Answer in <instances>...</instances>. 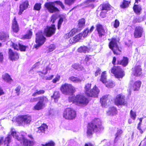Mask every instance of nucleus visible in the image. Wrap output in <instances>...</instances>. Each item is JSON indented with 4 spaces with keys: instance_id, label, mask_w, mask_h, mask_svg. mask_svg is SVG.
<instances>
[{
    "instance_id": "1",
    "label": "nucleus",
    "mask_w": 146,
    "mask_h": 146,
    "mask_svg": "<svg viewBox=\"0 0 146 146\" xmlns=\"http://www.w3.org/2000/svg\"><path fill=\"white\" fill-rule=\"evenodd\" d=\"M68 101L70 102L78 105H86L88 103V100L82 93L70 97L68 98Z\"/></svg>"
},
{
    "instance_id": "2",
    "label": "nucleus",
    "mask_w": 146,
    "mask_h": 146,
    "mask_svg": "<svg viewBox=\"0 0 146 146\" xmlns=\"http://www.w3.org/2000/svg\"><path fill=\"white\" fill-rule=\"evenodd\" d=\"M103 129L101 120L98 118L95 119L91 123L89 124L87 131V135L88 136H90L94 131L98 132Z\"/></svg>"
},
{
    "instance_id": "3",
    "label": "nucleus",
    "mask_w": 146,
    "mask_h": 146,
    "mask_svg": "<svg viewBox=\"0 0 146 146\" xmlns=\"http://www.w3.org/2000/svg\"><path fill=\"white\" fill-rule=\"evenodd\" d=\"M11 135L15 139L20 141L21 143H23L24 146H33L35 144V142L33 141H30L26 139L23 136L21 139L19 138V133L16 132L14 129H11Z\"/></svg>"
},
{
    "instance_id": "4",
    "label": "nucleus",
    "mask_w": 146,
    "mask_h": 146,
    "mask_svg": "<svg viewBox=\"0 0 146 146\" xmlns=\"http://www.w3.org/2000/svg\"><path fill=\"white\" fill-rule=\"evenodd\" d=\"M91 83H87L85 85L84 88L85 93L88 96L97 97L99 93V90L96 86L91 90Z\"/></svg>"
},
{
    "instance_id": "5",
    "label": "nucleus",
    "mask_w": 146,
    "mask_h": 146,
    "mask_svg": "<svg viewBox=\"0 0 146 146\" xmlns=\"http://www.w3.org/2000/svg\"><path fill=\"white\" fill-rule=\"evenodd\" d=\"M56 4L60 6L63 9H64V6L62 2L60 1L46 3L45 4V6L49 12L53 13L58 11V9L55 7Z\"/></svg>"
},
{
    "instance_id": "6",
    "label": "nucleus",
    "mask_w": 146,
    "mask_h": 146,
    "mask_svg": "<svg viewBox=\"0 0 146 146\" xmlns=\"http://www.w3.org/2000/svg\"><path fill=\"white\" fill-rule=\"evenodd\" d=\"M37 99L38 102L33 108L35 110H40L45 107L48 100L45 97H38Z\"/></svg>"
},
{
    "instance_id": "7",
    "label": "nucleus",
    "mask_w": 146,
    "mask_h": 146,
    "mask_svg": "<svg viewBox=\"0 0 146 146\" xmlns=\"http://www.w3.org/2000/svg\"><path fill=\"white\" fill-rule=\"evenodd\" d=\"M60 90L65 95H70L75 91V88L71 84L65 83L62 85Z\"/></svg>"
},
{
    "instance_id": "8",
    "label": "nucleus",
    "mask_w": 146,
    "mask_h": 146,
    "mask_svg": "<svg viewBox=\"0 0 146 146\" xmlns=\"http://www.w3.org/2000/svg\"><path fill=\"white\" fill-rule=\"evenodd\" d=\"M46 38L43 36L41 32H38L36 34V44L34 45L35 48L38 49L41 45H42L45 42Z\"/></svg>"
},
{
    "instance_id": "9",
    "label": "nucleus",
    "mask_w": 146,
    "mask_h": 146,
    "mask_svg": "<svg viewBox=\"0 0 146 146\" xmlns=\"http://www.w3.org/2000/svg\"><path fill=\"white\" fill-rule=\"evenodd\" d=\"M76 116V111L73 109L67 108L64 111L63 117L67 119H72L74 118Z\"/></svg>"
},
{
    "instance_id": "10",
    "label": "nucleus",
    "mask_w": 146,
    "mask_h": 146,
    "mask_svg": "<svg viewBox=\"0 0 146 146\" xmlns=\"http://www.w3.org/2000/svg\"><path fill=\"white\" fill-rule=\"evenodd\" d=\"M109 47L113 51L114 54L118 55L120 54L121 51L117 44V42L116 39L112 38L109 44Z\"/></svg>"
},
{
    "instance_id": "11",
    "label": "nucleus",
    "mask_w": 146,
    "mask_h": 146,
    "mask_svg": "<svg viewBox=\"0 0 146 146\" xmlns=\"http://www.w3.org/2000/svg\"><path fill=\"white\" fill-rule=\"evenodd\" d=\"M115 104L118 106H127V102L125 99V96L122 94L117 95L114 100Z\"/></svg>"
},
{
    "instance_id": "12",
    "label": "nucleus",
    "mask_w": 146,
    "mask_h": 146,
    "mask_svg": "<svg viewBox=\"0 0 146 146\" xmlns=\"http://www.w3.org/2000/svg\"><path fill=\"white\" fill-rule=\"evenodd\" d=\"M31 121V117L28 115L19 116L18 117L16 120L17 122L20 124H29Z\"/></svg>"
},
{
    "instance_id": "13",
    "label": "nucleus",
    "mask_w": 146,
    "mask_h": 146,
    "mask_svg": "<svg viewBox=\"0 0 146 146\" xmlns=\"http://www.w3.org/2000/svg\"><path fill=\"white\" fill-rule=\"evenodd\" d=\"M106 78V71L102 73L100 81L108 88H111L115 86L114 84L111 81H107Z\"/></svg>"
},
{
    "instance_id": "14",
    "label": "nucleus",
    "mask_w": 146,
    "mask_h": 146,
    "mask_svg": "<svg viewBox=\"0 0 146 146\" xmlns=\"http://www.w3.org/2000/svg\"><path fill=\"white\" fill-rule=\"evenodd\" d=\"M111 72L117 78H122L124 75L123 70L119 67H113L111 70Z\"/></svg>"
},
{
    "instance_id": "15",
    "label": "nucleus",
    "mask_w": 146,
    "mask_h": 146,
    "mask_svg": "<svg viewBox=\"0 0 146 146\" xmlns=\"http://www.w3.org/2000/svg\"><path fill=\"white\" fill-rule=\"evenodd\" d=\"M56 29L54 25L50 27L47 26L44 29V34L46 36L50 37L55 33Z\"/></svg>"
},
{
    "instance_id": "16",
    "label": "nucleus",
    "mask_w": 146,
    "mask_h": 146,
    "mask_svg": "<svg viewBox=\"0 0 146 146\" xmlns=\"http://www.w3.org/2000/svg\"><path fill=\"white\" fill-rule=\"evenodd\" d=\"M141 84V82L139 80L134 82L132 80L130 82L129 87L134 91H138L139 89Z\"/></svg>"
},
{
    "instance_id": "17",
    "label": "nucleus",
    "mask_w": 146,
    "mask_h": 146,
    "mask_svg": "<svg viewBox=\"0 0 146 146\" xmlns=\"http://www.w3.org/2000/svg\"><path fill=\"white\" fill-rule=\"evenodd\" d=\"M143 32V28L139 26L136 27L134 32V36L135 38L141 37Z\"/></svg>"
},
{
    "instance_id": "18",
    "label": "nucleus",
    "mask_w": 146,
    "mask_h": 146,
    "mask_svg": "<svg viewBox=\"0 0 146 146\" xmlns=\"http://www.w3.org/2000/svg\"><path fill=\"white\" fill-rule=\"evenodd\" d=\"M142 71L141 66L136 64L133 69V74L136 76H140L142 74Z\"/></svg>"
},
{
    "instance_id": "19",
    "label": "nucleus",
    "mask_w": 146,
    "mask_h": 146,
    "mask_svg": "<svg viewBox=\"0 0 146 146\" xmlns=\"http://www.w3.org/2000/svg\"><path fill=\"white\" fill-rule=\"evenodd\" d=\"M82 34L80 33L76 35L73 38H70L69 40V42L70 44H73L76 43L82 39Z\"/></svg>"
},
{
    "instance_id": "20",
    "label": "nucleus",
    "mask_w": 146,
    "mask_h": 146,
    "mask_svg": "<svg viewBox=\"0 0 146 146\" xmlns=\"http://www.w3.org/2000/svg\"><path fill=\"white\" fill-rule=\"evenodd\" d=\"M29 5V2L28 1H25L20 5L19 11L18 13L19 15H21L23 11L26 9Z\"/></svg>"
},
{
    "instance_id": "21",
    "label": "nucleus",
    "mask_w": 146,
    "mask_h": 146,
    "mask_svg": "<svg viewBox=\"0 0 146 146\" xmlns=\"http://www.w3.org/2000/svg\"><path fill=\"white\" fill-rule=\"evenodd\" d=\"M111 98V96L110 95H106L103 96L100 99V102L102 106H106L108 103L109 102Z\"/></svg>"
},
{
    "instance_id": "22",
    "label": "nucleus",
    "mask_w": 146,
    "mask_h": 146,
    "mask_svg": "<svg viewBox=\"0 0 146 146\" xmlns=\"http://www.w3.org/2000/svg\"><path fill=\"white\" fill-rule=\"evenodd\" d=\"M11 46H13L14 48L16 50H18L19 49L21 51H25V50L26 46L22 45L19 43L18 44H14L12 42H10Z\"/></svg>"
},
{
    "instance_id": "23",
    "label": "nucleus",
    "mask_w": 146,
    "mask_h": 146,
    "mask_svg": "<svg viewBox=\"0 0 146 146\" xmlns=\"http://www.w3.org/2000/svg\"><path fill=\"white\" fill-rule=\"evenodd\" d=\"M110 7L111 6L108 3L103 5L102 10L100 14V16L104 18L106 16V11L110 10L111 9Z\"/></svg>"
},
{
    "instance_id": "24",
    "label": "nucleus",
    "mask_w": 146,
    "mask_h": 146,
    "mask_svg": "<svg viewBox=\"0 0 146 146\" xmlns=\"http://www.w3.org/2000/svg\"><path fill=\"white\" fill-rule=\"evenodd\" d=\"M96 30L97 31L100 37H102V36H104L105 34V31L101 25L100 24L97 25L96 26Z\"/></svg>"
},
{
    "instance_id": "25",
    "label": "nucleus",
    "mask_w": 146,
    "mask_h": 146,
    "mask_svg": "<svg viewBox=\"0 0 146 146\" xmlns=\"http://www.w3.org/2000/svg\"><path fill=\"white\" fill-rule=\"evenodd\" d=\"M9 58L12 60H16L19 58V55L16 52H13L11 49L9 50Z\"/></svg>"
},
{
    "instance_id": "26",
    "label": "nucleus",
    "mask_w": 146,
    "mask_h": 146,
    "mask_svg": "<svg viewBox=\"0 0 146 146\" xmlns=\"http://www.w3.org/2000/svg\"><path fill=\"white\" fill-rule=\"evenodd\" d=\"M68 80L74 83H80L84 80V78L82 77H77L73 76L70 77Z\"/></svg>"
},
{
    "instance_id": "27",
    "label": "nucleus",
    "mask_w": 146,
    "mask_h": 146,
    "mask_svg": "<svg viewBox=\"0 0 146 146\" xmlns=\"http://www.w3.org/2000/svg\"><path fill=\"white\" fill-rule=\"evenodd\" d=\"M12 28L13 31L16 33L18 32L19 30V25L15 17L13 21Z\"/></svg>"
},
{
    "instance_id": "28",
    "label": "nucleus",
    "mask_w": 146,
    "mask_h": 146,
    "mask_svg": "<svg viewBox=\"0 0 146 146\" xmlns=\"http://www.w3.org/2000/svg\"><path fill=\"white\" fill-rule=\"evenodd\" d=\"M48 128L47 125L44 124H43L38 128L37 132L40 134L43 133H44L45 131Z\"/></svg>"
},
{
    "instance_id": "29",
    "label": "nucleus",
    "mask_w": 146,
    "mask_h": 146,
    "mask_svg": "<svg viewBox=\"0 0 146 146\" xmlns=\"http://www.w3.org/2000/svg\"><path fill=\"white\" fill-rule=\"evenodd\" d=\"M117 113V110L116 108L111 107L109 108L107 112V114L108 115L113 116L116 115Z\"/></svg>"
},
{
    "instance_id": "30",
    "label": "nucleus",
    "mask_w": 146,
    "mask_h": 146,
    "mask_svg": "<svg viewBox=\"0 0 146 146\" xmlns=\"http://www.w3.org/2000/svg\"><path fill=\"white\" fill-rule=\"evenodd\" d=\"M85 20L84 19H82L79 21L78 25V30L80 31L84 28L85 25Z\"/></svg>"
},
{
    "instance_id": "31",
    "label": "nucleus",
    "mask_w": 146,
    "mask_h": 146,
    "mask_svg": "<svg viewBox=\"0 0 146 146\" xmlns=\"http://www.w3.org/2000/svg\"><path fill=\"white\" fill-rule=\"evenodd\" d=\"M137 3H135L133 7V9L135 12L137 14H139L140 13L141 9V7L137 5Z\"/></svg>"
},
{
    "instance_id": "32",
    "label": "nucleus",
    "mask_w": 146,
    "mask_h": 146,
    "mask_svg": "<svg viewBox=\"0 0 146 146\" xmlns=\"http://www.w3.org/2000/svg\"><path fill=\"white\" fill-rule=\"evenodd\" d=\"M128 63V59L127 58L124 57L123 59L120 61H118L117 64L122 65L123 66H126Z\"/></svg>"
},
{
    "instance_id": "33",
    "label": "nucleus",
    "mask_w": 146,
    "mask_h": 146,
    "mask_svg": "<svg viewBox=\"0 0 146 146\" xmlns=\"http://www.w3.org/2000/svg\"><path fill=\"white\" fill-rule=\"evenodd\" d=\"M76 32V30L75 29H72L69 32L65 34L64 37L65 38H69L71 36L74 35Z\"/></svg>"
},
{
    "instance_id": "34",
    "label": "nucleus",
    "mask_w": 146,
    "mask_h": 146,
    "mask_svg": "<svg viewBox=\"0 0 146 146\" xmlns=\"http://www.w3.org/2000/svg\"><path fill=\"white\" fill-rule=\"evenodd\" d=\"M123 133V131L122 130L120 129H118L115 134V142H116L118 140L120 139L122 134Z\"/></svg>"
},
{
    "instance_id": "35",
    "label": "nucleus",
    "mask_w": 146,
    "mask_h": 146,
    "mask_svg": "<svg viewBox=\"0 0 146 146\" xmlns=\"http://www.w3.org/2000/svg\"><path fill=\"white\" fill-rule=\"evenodd\" d=\"M9 37V35L7 33L3 32H0V40H5Z\"/></svg>"
},
{
    "instance_id": "36",
    "label": "nucleus",
    "mask_w": 146,
    "mask_h": 146,
    "mask_svg": "<svg viewBox=\"0 0 146 146\" xmlns=\"http://www.w3.org/2000/svg\"><path fill=\"white\" fill-rule=\"evenodd\" d=\"M89 49L86 46H81L78 49V51L80 52L86 53L89 52Z\"/></svg>"
},
{
    "instance_id": "37",
    "label": "nucleus",
    "mask_w": 146,
    "mask_h": 146,
    "mask_svg": "<svg viewBox=\"0 0 146 146\" xmlns=\"http://www.w3.org/2000/svg\"><path fill=\"white\" fill-rule=\"evenodd\" d=\"M51 97L54 99L55 102H57L60 97L59 92L57 91L55 92L53 95L51 96Z\"/></svg>"
},
{
    "instance_id": "38",
    "label": "nucleus",
    "mask_w": 146,
    "mask_h": 146,
    "mask_svg": "<svg viewBox=\"0 0 146 146\" xmlns=\"http://www.w3.org/2000/svg\"><path fill=\"white\" fill-rule=\"evenodd\" d=\"M11 136L10 135H9L8 136L5 138V141H4L5 146H8V144L11 141Z\"/></svg>"
},
{
    "instance_id": "39",
    "label": "nucleus",
    "mask_w": 146,
    "mask_h": 146,
    "mask_svg": "<svg viewBox=\"0 0 146 146\" xmlns=\"http://www.w3.org/2000/svg\"><path fill=\"white\" fill-rule=\"evenodd\" d=\"M3 78L4 81L7 82H11L12 80L9 75L7 74L3 76Z\"/></svg>"
},
{
    "instance_id": "40",
    "label": "nucleus",
    "mask_w": 146,
    "mask_h": 146,
    "mask_svg": "<svg viewBox=\"0 0 146 146\" xmlns=\"http://www.w3.org/2000/svg\"><path fill=\"white\" fill-rule=\"evenodd\" d=\"M50 70V68L48 66H47L42 71H39L37 72L39 73L40 76H42V74L45 75L47 73L48 71Z\"/></svg>"
},
{
    "instance_id": "41",
    "label": "nucleus",
    "mask_w": 146,
    "mask_h": 146,
    "mask_svg": "<svg viewBox=\"0 0 146 146\" xmlns=\"http://www.w3.org/2000/svg\"><path fill=\"white\" fill-rule=\"evenodd\" d=\"M129 3L130 2L124 0L121 4L120 5V7L122 8H125L127 7Z\"/></svg>"
},
{
    "instance_id": "42",
    "label": "nucleus",
    "mask_w": 146,
    "mask_h": 146,
    "mask_svg": "<svg viewBox=\"0 0 146 146\" xmlns=\"http://www.w3.org/2000/svg\"><path fill=\"white\" fill-rule=\"evenodd\" d=\"M72 67L78 70H82L84 69L82 66H80L78 64H75L72 65Z\"/></svg>"
},
{
    "instance_id": "43",
    "label": "nucleus",
    "mask_w": 146,
    "mask_h": 146,
    "mask_svg": "<svg viewBox=\"0 0 146 146\" xmlns=\"http://www.w3.org/2000/svg\"><path fill=\"white\" fill-rule=\"evenodd\" d=\"M120 23L117 19H115V21L112 23V25L115 28H117L119 25Z\"/></svg>"
},
{
    "instance_id": "44",
    "label": "nucleus",
    "mask_w": 146,
    "mask_h": 146,
    "mask_svg": "<svg viewBox=\"0 0 146 146\" xmlns=\"http://www.w3.org/2000/svg\"><path fill=\"white\" fill-rule=\"evenodd\" d=\"M41 145L42 146H54L55 143L53 141H50L45 144H42Z\"/></svg>"
},
{
    "instance_id": "45",
    "label": "nucleus",
    "mask_w": 146,
    "mask_h": 146,
    "mask_svg": "<svg viewBox=\"0 0 146 146\" xmlns=\"http://www.w3.org/2000/svg\"><path fill=\"white\" fill-rule=\"evenodd\" d=\"M130 117L133 120H135L137 115L136 112L131 110L130 113Z\"/></svg>"
},
{
    "instance_id": "46",
    "label": "nucleus",
    "mask_w": 146,
    "mask_h": 146,
    "mask_svg": "<svg viewBox=\"0 0 146 146\" xmlns=\"http://www.w3.org/2000/svg\"><path fill=\"white\" fill-rule=\"evenodd\" d=\"M32 35V32L30 30L29 32L23 37V39H29L31 38Z\"/></svg>"
},
{
    "instance_id": "47",
    "label": "nucleus",
    "mask_w": 146,
    "mask_h": 146,
    "mask_svg": "<svg viewBox=\"0 0 146 146\" xmlns=\"http://www.w3.org/2000/svg\"><path fill=\"white\" fill-rule=\"evenodd\" d=\"M95 1V0H88L84 3V5L85 7L90 6L92 5V3Z\"/></svg>"
},
{
    "instance_id": "48",
    "label": "nucleus",
    "mask_w": 146,
    "mask_h": 146,
    "mask_svg": "<svg viewBox=\"0 0 146 146\" xmlns=\"http://www.w3.org/2000/svg\"><path fill=\"white\" fill-rule=\"evenodd\" d=\"M142 122H139L138 125V126L137 127V128L139 130V132L141 133L142 134L143 133V132L145 131L146 128L145 127V128H143V129H142L141 127V124Z\"/></svg>"
},
{
    "instance_id": "49",
    "label": "nucleus",
    "mask_w": 146,
    "mask_h": 146,
    "mask_svg": "<svg viewBox=\"0 0 146 146\" xmlns=\"http://www.w3.org/2000/svg\"><path fill=\"white\" fill-rule=\"evenodd\" d=\"M55 48V46L54 44H51L50 45L47 50V52L49 53L52 51Z\"/></svg>"
},
{
    "instance_id": "50",
    "label": "nucleus",
    "mask_w": 146,
    "mask_h": 146,
    "mask_svg": "<svg viewBox=\"0 0 146 146\" xmlns=\"http://www.w3.org/2000/svg\"><path fill=\"white\" fill-rule=\"evenodd\" d=\"M60 78V76L58 74H57L56 77L52 80V82L54 83H55L59 81Z\"/></svg>"
},
{
    "instance_id": "51",
    "label": "nucleus",
    "mask_w": 146,
    "mask_h": 146,
    "mask_svg": "<svg viewBox=\"0 0 146 146\" xmlns=\"http://www.w3.org/2000/svg\"><path fill=\"white\" fill-rule=\"evenodd\" d=\"M44 91L43 90H40L38 91H36V92L34 93L33 94V96H35L37 95V94H40L44 93Z\"/></svg>"
},
{
    "instance_id": "52",
    "label": "nucleus",
    "mask_w": 146,
    "mask_h": 146,
    "mask_svg": "<svg viewBox=\"0 0 146 146\" xmlns=\"http://www.w3.org/2000/svg\"><path fill=\"white\" fill-rule=\"evenodd\" d=\"M41 4L40 3H36L34 7V8L35 10L38 11L40 10L41 8Z\"/></svg>"
},
{
    "instance_id": "53",
    "label": "nucleus",
    "mask_w": 146,
    "mask_h": 146,
    "mask_svg": "<svg viewBox=\"0 0 146 146\" xmlns=\"http://www.w3.org/2000/svg\"><path fill=\"white\" fill-rule=\"evenodd\" d=\"M90 33L89 29H87L85 30L82 34V36L83 37H85L87 36L88 33Z\"/></svg>"
},
{
    "instance_id": "54",
    "label": "nucleus",
    "mask_w": 146,
    "mask_h": 146,
    "mask_svg": "<svg viewBox=\"0 0 146 146\" xmlns=\"http://www.w3.org/2000/svg\"><path fill=\"white\" fill-rule=\"evenodd\" d=\"M75 0H65V4L68 5H71L73 4Z\"/></svg>"
},
{
    "instance_id": "55",
    "label": "nucleus",
    "mask_w": 146,
    "mask_h": 146,
    "mask_svg": "<svg viewBox=\"0 0 146 146\" xmlns=\"http://www.w3.org/2000/svg\"><path fill=\"white\" fill-rule=\"evenodd\" d=\"M63 21V19L62 18H61L58 23V29H59L61 27V25Z\"/></svg>"
},
{
    "instance_id": "56",
    "label": "nucleus",
    "mask_w": 146,
    "mask_h": 146,
    "mask_svg": "<svg viewBox=\"0 0 146 146\" xmlns=\"http://www.w3.org/2000/svg\"><path fill=\"white\" fill-rule=\"evenodd\" d=\"M57 17L56 15H53L51 17V21L52 22V23H54L55 21L57 19Z\"/></svg>"
},
{
    "instance_id": "57",
    "label": "nucleus",
    "mask_w": 146,
    "mask_h": 146,
    "mask_svg": "<svg viewBox=\"0 0 146 146\" xmlns=\"http://www.w3.org/2000/svg\"><path fill=\"white\" fill-rule=\"evenodd\" d=\"M100 70L99 68H98L95 73V76H97L99 74H100Z\"/></svg>"
},
{
    "instance_id": "58",
    "label": "nucleus",
    "mask_w": 146,
    "mask_h": 146,
    "mask_svg": "<svg viewBox=\"0 0 146 146\" xmlns=\"http://www.w3.org/2000/svg\"><path fill=\"white\" fill-rule=\"evenodd\" d=\"M54 77V76L52 75H51L49 76L46 77V80H51Z\"/></svg>"
},
{
    "instance_id": "59",
    "label": "nucleus",
    "mask_w": 146,
    "mask_h": 146,
    "mask_svg": "<svg viewBox=\"0 0 146 146\" xmlns=\"http://www.w3.org/2000/svg\"><path fill=\"white\" fill-rule=\"evenodd\" d=\"M3 58V55L2 53L0 52V62H2Z\"/></svg>"
},
{
    "instance_id": "60",
    "label": "nucleus",
    "mask_w": 146,
    "mask_h": 146,
    "mask_svg": "<svg viewBox=\"0 0 146 146\" xmlns=\"http://www.w3.org/2000/svg\"><path fill=\"white\" fill-rule=\"evenodd\" d=\"M20 89L21 87L19 86L17 87V88L15 89V90L16 92L18 93L20 91Z\"/></svg>"
},
{
    "instance_id": "61",
    "label": "nucleus",
    "mask_w": 146,
    "mask_h": 146,
    "mask_svg": "<svg viewBox=\"0 0 146 146\" xmlns=\"http://www.w3.org/2000/svg\"><path fill=\"white\" fill-rule=\"evenodd\" d=\"M4 94V92L3 90L1 89L0 87V96Z\"/></svg>"
},
{
    "instance_id": "62",
    "label": "nucleus",
    "mask_w": 146,
    "mask_h": 146,
    "mask_svg": "<svg viewBox=\"0 0 146 146\" xmlns=\"http://www.w3.org/2000/svg\"><path fill=\"white\" fill-rule=\"evenodd\" d=\"M37 100V98H31L30 100V101L31 102H35Z\"/></svg>"
},
{
    "instance_id": "63",
    "label": "nucleus",
    "mask_w": 146,
    "mask_h": 146,
    "mask_svg": "<svg viewBox=\"0 0 146 146\" xmlns=\"http://www.w3.org/2000/svg\"><path fill=\"white\" fill-rule=\"evenodd\" d=\"M116 60V58L115 57H114L113 58V61H112V63L113 65L115 64V62Z\"/></svg>"
},
{
    "instance_id": "64",
    "label": "nucleus",
    "mask_w": 146,
    "mask_h": 146,
    "mask_svg": "<svg viewBox=\"0 0 146 146\" xmlns=\"http://www.w3.org/2000/svg\"><path fill=\"white\" fill-rule=\"evenodd\" d=\"M85 146H93V145L91 144L90 143H86L85 144Z\"/></svg>"
}]
</instances>
